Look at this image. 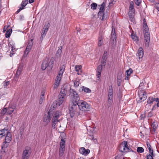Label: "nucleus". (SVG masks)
Returning <instances> with one entry per match:
<instances>
[{"instance_id": "20", "label": "nucleus", "mask_w": 159, "mask_h": 159, "mask_svg": "<svg viewBox=\"0 0 159 159\" xmlns=\"http://www.w3.org/2000/svg\"><path fill=\"white\" fill-rule=\"evenodd\" d=\"M9 132L6 129H3L0 130V139H1L3 136H6Z\"/></svg>"}, {"instance_id": "29", "label": "nucleus", "mask_w": 159, "mask_h": 159, "mask_svg": "<svg viewBox=\"0 0 159 159\" xmlns=\"http://www.w3.org/2000/svg\"><path fill=\"white\" fill-rule=\"evenodd\" d=\"M58 105L57 104V102H54L51 105L50 108L49 110V111L51 110V111H53L54 112V110H55L56 107L57 105Z\"/></svg>"}, {"instance_id": "33", "label": "nucleus", "mask_w": 159, "mask_h": 159, "mask_svg": "<svg viewBox=\"0 0 159 159\" xmlns=\"http://www.w3.org/2000/svg\"><path fill=\"white\" fill-rule=\"evenodd\" d=\"M44 92H42L41 93V95L40 97V99L39 100V104H41L43 102V100L44 99Z\"/></svg>"}, {"instance_id": "50", "label": "nucleus", "mask_w": 159, "mask_h": 159, "mask_svg": "<svg viewBox=\"0 0 159 159\" xmlns=\"http://www.w3.org/2000/svg\"><path fill=\"white\" fill-rule=\"evenodd\" d=\"M104 11H99L98 13V16L100 17V19H101V16H103V15H104Z\"/></svg>"}, {"instance_id": "42", "label": "nucleus", "mask_w": 159, "mask_h": 159, "mask_svg": "<svg viewBox=\"0 0 159 159\" xmlns=\"http://www.w3.org/2000/svg\"><path fill=\"white\" fill-rule=\"evenodd\" d=\"M60 82V81L55 80V81L54 83V85L53 86V88L54 89H56L58 87L59 85Z\"/></svg>"}, {"instance_id": "22", "label": "nucleus", "mask_w": 159, "mask_h": 159, "mask_svg": "<svg viewBox=\"0 0 159 159\" xmlns=\"http://www.w3.org/2000/svg\"><path fill=\"white\" fill-rule=\"evenodd\" d=\"M158 100V98H154L150 97L148 98L147 100V103L148 104H152L154 101H157Z\"/></svg>"}, {"instance_id": "40", "label": "nucleus", "mask_w": 159, "mask_h": 159, "mask_svg": "<svg viewBox=\"0 0 159 159\" xmlns=\"http://www.w3.org/2000/svg\"><path fill=\"white\" fill-rule=\"evenodd\" d=\"M30 50L26 48L25 50L24 51V54L23 55V57H26L28 54V53L29 52Z\"/></svg>"}, {"instance_id": "51", "label": "nucleus", "mask_w": 159, "mask_h": 159, "mask_svg": "<svg viewBox=\"0 0 159 159\" xmlns=\"http://www.w3.org/2000/svg\"><path fill=\"white\" fill-rule=\"evenodd\" d=\"M16 51V48H11V53L10 54V56L11 57L14 54V52Z\"/></svg>"}, {"instance_id": "8", "label": "nucleus", "mask_w": 159, "mask_h": 159, "mask_svg": "<svg viewBox=\"0 0 159 159\" xmlns=\"http://www.w3.org/2000/svg\"><path fill=\"white\" fill-rule=\"evenodd\" d=\"M70 87L67 86H64L61 88L59 94V97L63 98L66 96L67 92L70 90Z\"/></svg>"}, {"instance_id": "1", "label": "nucleus", "mask_w": 159, "mask_h": 159, "mask_svg": "<svg viewBox=\"0 0 159 159\" xmlns=\"http://www.w3.org/2000/svg\"><path fill=\"white\" fill-rule=\"evenodd\" d=\"M78 102H75L73 101L71 103V106H69V111L71 117H73L75 114L77 115L79 114L80 109L78 107Z\"/></svg>"}, {"instance_id": "28", "label": "nucleus", "mask_w": 159, "mask_h": 159, "mask_svg": "<svg viewBox=\"0 0 159 159\" xmlns=\"http://www.w3.org/2000/svg\"><path fill=\"white\" fill-rule=\"evenodd\" d=\"M54 59L53 57H51V58L50 61L49 63L48 64V66L49 67V69H52V68L53 64L54 62Z\"/></svg>"}, {"instance_id": "27", "label": "nucleus", "mask_w": 159, "mask_h": 159, "mask_svg": "<svg viewBox=\"0 0 159 159\" xmlns=\"http://www.w3.org/2000/svg\"><path fill=\"white\" fill-rule=\"evenodd\" d=\"M134 2L133 1H131L130 2V6L129 7V13L131 12H134Z\"/></svg>"}, {"instance_id": "23", "label": "nucleus", "mask_w": 159, "mask_h": 159, "mask_svg": "<svg viewBox=\"0 0 159 159\" xmlns=\"http://www.w3.org/2000/svg\"><path fill=\"white\" fill-rule=\"evenodd\" d=\"M65 70V66L64 65H63L60 66V70L59 71L58 75L60 76H62L63 73Z\"/></svg>"}, {"instance_id": "21", "label": "nucleus", "mask_w": 159, "mask_h": 159, "mask_svg": "<svg viewBox=\"0 0 159 159\" xmlns=\"http://www.w3.org/2000/svg\"><path fill=\"white\" fill-rule=\"evenodd\" d=\"M113 90L112 89V87L111 85L109 87L108 89V98H111L113 99Z\"/></svg>"}, {"instance_id": "41", "label": "nucleus", "mask_w": 159, "mask_h": 159, "mask_svg": "<svg viewBox=\"0 0 159 159\" xmlns=\"http://www.w3.org/2000/svg\"><path fill=\"white\" fill-rule=\"evenodd\" d=\"M137 152L139 153H142L144 151V149L141 147H138L137 150Z\"/></svg>"}, {"instance_id": "2", "label": "nucleus", "mask_w": 159, "mask_h": 159, "mask_svg": "<svg viewBox=\"0 0 159 159\" xmlns=\"http://www.w3.org/2000/svg\"><path fill=\"white\" fill-rule=\"evenodd\" d=\"M143 30L144 34V40H150V34L148 27L145 19H143Z\"/></svg>"}, {"instance_id": "56", "label": "nucleus", "mask_w": 159, "mask_h": 159, "mask_svg": "<svg viewBox=\"0 0 159 159\" xmlns=\"http://www.w3.org/2000/svg\"><path fill=\"white\" fill-rule=\"evenodd\" d=\"M131 37L132 39L134 40H138L137 37L136 36V35L134 34H131Z\"/></svg>"}, {"instance_id": "26", "label": "nucleus", "mask_w": 159, "mask_h": 159, "mask_svg": "<svg viewBox=\"0 0 159 159\" xmlns=\"http://www.w3.org/2000/svg\"><path fill=\"white\" fill-rule=\"evenodd\" d=\"M11 134L10 132H9L6 136L5 141H6L7 143H9L11 140Z\"/></svg>"}, {"instance_id": "45", "label": "nucleus", "mask_w": 159, "mask_h": 159, "mask_svg": "<svg viewBox=\"0 0 159 159\" xmlns=\"http://www.w3.org/2000/svg\"><path fill=\"white\" fill-rule=\"evenodd\" d=\"M91 8L93 10H95L97 6V4L95 3H93L91 4Z\"/></svg>"}, {"instance_id": "46", "label": "nucleus", "mask_w": 159, "mask_h": 159, "mask_svg": "<svg viewBox=\"0 0 159 159\" xmlns=\"http://www.w3.org/2000/svg\"><path fill=\"white\" fill-rule=\"evenodd\" d=\"M135 4L137 6H139L141 3L142 0H134Z\"/></svg>"}, {"instance_id": "52", "label": "nucleus", "mask_w": 159, "mask_h": 159, "mask_svg": "<svg viewBox=\"0 0 159 159\" xmlns=\"http://www.w3.org/2000/svg\"><path fill=\"white\" fill-rule=\"evenodd\" d=\"M9 84L10 82L9 81L4 82L3 83V86H4L5 88H6Z\"/></svg>"}, {"instance_id": "17", "label": "nucleus", "mask_w": 159, "mask_h": 159, "mask_svg": "<svg viewBox=\"0 0 159 159\" xmlns=\"http://www.w3.org/2000/svg\"><path fill=\"white\" fill-rule=\"evenodd\" d=\"M48 61L47 60H44L42 64V70H45L46 68L48 69L49 68Z\"/></svg>"}, {"instance_id": "62", "label": "nucleus", "mask_w": 159, "mask_h": 159, "mask_svg": "<svg viewBox=\"0 0 159 159\" xmlns=\"http://www.w3.org/2000/svg\"><path fill=\"white\" fill-rule=\"evenodd\" d=\"M155 8L159 11V3H156L155 5Z\"/></svg>"}, {"instance_id": "10", "label": "nucleus", "mask_w": 159, "mask_h": 159, "mask_svg": "<svg viewBox=\"0 0 159 159\" xmlns=\"http://www.w3.org/2000/svg\"><path fill=\"white\" fill-rule=\"evenodd\" d=\"M70 92L71 94V96H73V101H74L75 102H79V101L80 100V98L78 94L77 93L76 91H75L73 89H71V88H70Z\"/></svg>"}, {"instance_id": "64", "label": "nucleus", "mask_w": 159, "mask_h": 159, "mask_svg": "<svg viewBox=\"0 0 159 159\" xmlns=\"http://www.w3.org/2000/svg\"><path fill=\"white\" fill-rule=\"evenodd\" d=\"M89 138L90 139L92 140L93 139H94V137L93 135V134L92 135H89Z\"/></svg>"}, {"instance_id": "37", "label": "nucleus", "mask_w": 159, "mask_h": 159, "mask_svg": "<svg viewBox=\"0 0 159 159\" xmlns=\"http://www.w3.org/2000/svg\"><path fill=\"white\" fill-rule=\"evenodd\" d=\"M28 3V0L23 1L21 4V6L24 8Z\"/></svg>"}, {"instance_id": "43", "label": "nucleus", "mask_w": 159, "mask_h": 159, "mask_svg": "<svg viewBox=\"0 0 159 159\" xmlns=\"http://www.w3.org/2000/svg\"><path fill=\"white\" fill-rule=\"evenodd\" d=\"M121 77L120 76H118L117 78V84L118 86H120V85L121 82Z\"/></svg>"}, {"instance_id": "11", "label": "nucleus", "mask_w": 159, "mask_h": 159, "mask_svg": "<svg viewBox=\"0 0 159 159\" xmlns=\"http://www.w3.org/2000/svg\"><path fill=\"white\" fill-rule=\"evenodd\" d=\"M54 112L53 111H49L48 113V115H45L44 116L43 121L48 124L50 121L51 118L53 115Z\"/></svg>"}, {"instance_id": "32", "label": "nucleus", "mask_w": 159, "mask_h": 159, "mask_svg": "<svg viewBox=\"0 0 159 159\" xmlns=\"http://www.w3.org/2000/svg\"><path fill=\"white\" fill-rule=\"evenodd\" d=\"M81 88L82 89V91H84L86 93H89L91 92V90L89 89L87 87L83 86Z\"/></svg>"}, {"instance_id": "31", "label": "nucleus", "mask_w": 159, "mask_h": 159, "mask_svg": "<svg viewBox=\"0 0 159 159\" xmlns=\"http://www.w3.org/2000/svg\"><path fill=\"white\" fill-rule=\"evenodd\" d=\"M64 100V98H61L59 97L58 101H56L57 102V104L59 106H60L63 102V101Z\"/></svg>"}, {"instance_id": "18", "label": "nucleus", "mask_w": 159, "mask_h": 159, "mask_svg": "<svg viewBox=\"0 0 159 159\" xmlns=\"http://www.w3.org/2000/svg\"><path fill=\"white\" fill-rule=\"evenodd\" d=\"M137 55L139 57V59H140L142 58L143 56V51L142 48H139L138 50Z\"/></svg>"}, {"instance_id": "39", "label": "nucleus", "mask_w": 159, "mask_h": 159, "mask_svg": "<svg viewBox=\"0 0 159 159\" xmlns=\"http://www.w3.org/2000/svg\"><path fill=\"white\" fill-rule=\"evenodd\" d=\"M152 126L153 128V130L155 132L156 130V129H157V127L158 126V125L157 124V123L153 122L152 125Z\"/></svg>"}, {"instance_id": "24", "label": "nucleus", "mask_w": 159, "mask_h": 159, "mask_svg": "<svg viewBox=\"0 0 159 159\" xmlns=\"http://www.w3.org/2000/svg\"><path fill=\"white\" fill-rule=\"evenodd\" d=\"M48 30V28L47 27V26H46L45 25L41 33V37L43 38V37H44Z\"/></svg>"}, {"instance_id": "12", "label": "nucleus", "mask_w": 159, "mask_h": 159, "mask_svg": "<svg viewBox=\"0 0 159 159\" xmlns=\"http://www.w3.org/2000/svg\"><path fill=\"white\" fill-rule=\"evenodd\" d=\"M64 43V41L63 40H59L58 43H60V46L59 48L58 49L56 54V56L57 58H58L60 57L61 55L62 52V46H63V43Z\"/></svg>"}, {"instance_id": "57", "label": "nucleus", "mask_w": 159, "mask_h": 159, "mask_svg": "<svg viewBox=\"0 0 159 159\" xmlns=\"http://www.w3.org/2000/svg\"><path fill=\"white\" fill-rule=\"evenodd\" d=\"M79 84L80 82L79 81L76 80L74 82V86L76 87H78L79 86Z\"/></svg>"}, {"instance_id": "14", "label": "nucleus", "mask_w": 159, "mask_h": 159, "mask_svg": "<svg viewBox=\"0 0 159 159\" xmlns=\"http://www.w3.org/2000/svg\"><path fill=\"white\" fill-rule=\"evenodd\" d=\"M16 107V104H11L10 106L7 108V114L9 115L11 114L15 109Z\"/></svg>"}, {"instance_id": "25", "label": "nucleus", "mask_w": 159, "mask_h": 159, "mask_svg": "<svg viewBox=\"0 0 159 159\" xmlns=\"http://www.w3.org/2000/svg\"><path fill=\"white\" fill-rule=\"evenodd\" d=\"M146 145L147 148L148 149L149 152L150 154L153 156V149L151 148V145L149 142L148 141L146 142Z\"/></svg>"}, {"instance_id": "19", "label": "nucleus", "mask_w": 159, "mask_h": 159, "mask_svg": "<svg viewBox=\"0 0 159 159\" xmlns=\"http://www.w3.org/2000/svg\"><path fill=\"white\" fill-rule=\"evenodd\" d=\"M112 30L111 32V40H116V35L115 33V27L112 26L111 27Z\"/></svg>"}, {"instance_id": "15", "label": "nucleus", "mask_w": 159, "mask_h": 159, "mask_svg": "<svg viewBox=\"0 0 159 159\" xmlns=\"http://www.w3.org/2000/svg\"><path fill=\"white\" fill-rule=\"evenodd\" d=\"M102 68V65H98L97 68V74L96 76L97 78V80H99L101 76Z\"/></svg>"}, {"instance_id": "35", "label": "nucleus", "mask_w": 159, "mask_h": 159, "mask_svg": "<svg viewBox=\"0 0 159 159\" xmlns=\"http://www.w3.org/2000/svg\"><path fill=\"white\" fill-rule=\"evenodd\" d=\"M113 103V99L111 98H108L107 101V106L108 107H109L112 105Z\"/></svg>"}, {"instance_id": "9", "label": "nucleus", "mask_w": 159, "mask_h": 159, "mask_svg": "<svg viewBox=\"0 0 159 159\" xmlns=\"http://www.w3.org/2000/svg\"><path fill=\"white\" fill-rule=\"evenodd\" d=\"M65 141L62 138L61 139L60 143V148L59 149V155L60 157L62 156L64 154L65 150Z\"/></svg>"}, {"instance_id": "61", "label": "nucleus", "mask_w": 159, "mask_h": 159, "mask_svg": "<svg viewBox=\"0 0 159 159\" xmlns=\"http://www.w3.org/2000/svg\"><path fill=\"white\" fill-rule=\"evenodd\" d=\"M145 114H143L141 115L140 116V119L141 120L143 119L145 117Z\"/></svg>"}, {"instance_id": "6", "label": "nucleus", "mask_w": 159, "mask_h": 159, "mask_svg": "<svg viewBox=\"0 0 159 159\" xmlns=\"http://www.w3.org/2000/svg\"><path fill=\"white\" fill-rule=\"evenodd\" d=\"M31 151L29 147H25L23 152L22 159H29Z\"/></svg>"}, {"instance_id": "38", "label": "nucleus", "mask_w": 159, "mask_h": 159, "mask_svg": "<svg viewBox=\"0 0 159 159\" xmlns=\"http://www.w3.org/2000/svg\"><path fill=\"white\" fill-rule=\"evenodd\" d=\"M8 44L9 47H11V48H15V44L13 41H11L10 42L9 41Z\"/></svg>"}, {"instance_id": "48", "label": "nucleus", "mask_w": 159, "mask_h": 159, "mask_svg": "<svg viewBox=\"0 0 159 159\" xmlns=\"http://www.w3.org/2000/svg\"><path fill=\"white\" fill-rule=\"evenodd\" d=\"M154 156V154L153 156L151 155L150 153L147 154V159H153V157Z\"/></svg>"}, {"instance_id": "55", "label": "nucleus", "mask_w": 159, "mask_h": 159, "mask_svg": "<svg viewBox=\"0 0 159 159\" xmlns=\"http://www.w3.org/2000/svg\"><path fill=\"white\" fill-rule=\"evenodd\" d=\"M7 143L6 141H4L3 143V144L2 145V148H6L7 147Z\"/></svg>"}, {"instance_id": "16", "label": "nucleus", "mask_w": 159, "mask_h": 159, "mask_svg": "<svg viewBox=\"0 0 159 159\" xmlns=\"http://www.w3.org/2000/svg\"><path fill=\"white\" fill-rule=\"evenodd\" d=\"M79 152L81 154L86 156L90 153V150L89 149H86L82 147L80 149Z\"/></svg>"}, {"instance_id": "47", "label": "nucleus", "mask_w": 159, "mask_h": 159, "mask_svg": "<svg viewBox=\"0 0 159 159\" xmlns=\"http://www.w3.org/2000/svg\"><path fill=\"white\" fill-rule=\"evenodd\" d=\"M7 111V108H5L2 110L0 112L1 114L2 115H4L6 113Z\"/></svg>"}, {"instance_id": "59", "label": "nucleus", "mask_w": 159, "mask_h": 159, "mask_svg": "<svg viewBox=\"0 0 159 159\" xmlns=\"http://www.w3.org/2000/svg\"><path fill=\"white\" fill-rule=\"evenodd\" d=\"M149 42L150 40H145V43L146 47H148L149 46Z\"/></svg>"}, {"instance_id": "5", "label": "nucleus", "mask_w": 159, "mask_h": 159, "mask_svg": "<svg viewBox=\"0 0 159 159\" xmlns=\"http://www.w3.org/2000/svg\"><path fill=\"white\" fill-rule=\"evenodd\" d=\"M61 115V112L59 111H57L53 115L52 119V127L53 128H56L57 123L59 122L58 119Z\"/></svg>"}, {"instance_id": "44", "label": "nucleus", "mask_w": 159, "mask_h": 159, "mask_svg": "<svg viewBox=\"0 0 159 159\" xmlns=\"http://www.w3.org/2000/svg\"><path fill=\"white\" fill-rule=\"evenodd\" d=\"M133 72L132 69L131 68H129L128 70H127L126 73V75H129V77L130 74Z\"/></svg>"}, {"instance_id": "54", "label": "nucleus", "mask_w": 159, "mask_h": 159, "mask_svg": "<svg viewBox=\"0 0 159 159\" xmlns=\"http://www.w3.org/2000/svg\"><path fill=\"white\" fill-rule=\"evenodd\" d=\"M102 58L107 59V52L106 51H105L102 57Z\"/></svg>"}, {"instance_id": "7", "label": "nucleus", "mask_w": 159, "mask_h": 159, "mask_svg": "<svg viewBox=\"0 0 159 159\" xmlns=\"http://www.w3.org/2000/svg\"><path fill=\"white\" fill-rule=\"evenodd\" d=\"M139 100V102H141L145 100L147 97V93L143 90H140L138 92Z\"/></svg>"}, {"instance_id": "58", "label": "nucleus", "mask_w": 159, "mask_h": 159, "mask_svg": "<svg viewBox=\"0 0 159 159\" xmlns=\"http://www.w3.org/2000/svg\"><path fill=\"white\" fill-rule=\"evenodd\" d=\"M61 77L62 76H60L59 75H57V76L56 77V79L55 80L60 81V80L61 79Z\"/></svg>"}, {"instance_id": "30", "label": "nucleus", "mask_w": 159, "mask_h": 159, "mask_svg": "<svg viewBox=\"0 0 159 159\" xmlns=\"http://www.w3.org/2000/svg\"><path fill=\"white\" fill-rule=\"evenodd\" d=\"M106 6L105 3L103 2L100 5H98V7H99V11H104V8Z\"/></svg>"}, {"instance_id": "4", "label": "nucleus", "mask_w": 159, "mask_h": 159, "mask_svg": "<svg viewBox=\"0 0 159 159\" xmlns=\"http://www.w3.org/2000/svg\"><path fill=\"white\" fill-rule=\"evenodd\" d=\"M120 151L122 152H130L132 151L129 147L127 145V142L123 141L120 145L119 147Z\"/></svg>"}, {"instance_id": "36", "label": "nucleus", "mask_w": 159, "mask_h": 159, "mask_svg": "<svg viewBox=\"0 0 159 159\" xmlns=\"http://www.w3.org/2000/svg\"><path fill=\"white\" fill-rule=\"evenodd\" d=\"M33 40H30L28 42L26 48L30 50L31 49L33 43Z\"/></svg>"}, {"instance_id": "63", "label": "nucleus", "mask_w": 159, "mask_h": 159, "mask_svg": "<svg viewBox=\"0 0 159 159\" xmlns=\"http://www.w3.org/2000/svg\"><path fill=\"white\" fill-rule=\"evenodd\" d=\"M152 115L153 114L152 112L151 111H150L148 113V117H151L152 116Z\"/></svg>"}, {"instance_id": "49", "label": "nucleus", "mask_w": 159, "mask_h": 159, "mask_svg": "<svg viewBox=\"0 0 159 159\" xmlns=\"http://www.w3.org/2000/svg\"><path fill=\"white\" fill-rule=\"evenodd\" d=\"M81 68L82 66L81 65L76 66L75 67V71L78 72L79 70H80L81 69Z\"/></svg>"}, {"instance_id": "53", "label": "nucleus", "mask_w": 159, "mask_h": 159, "mask_svg": "<svg viewBox=\"0 0 159 159\" xmlns=\"http://www.w3.org/2000/svg\"><path fill=\"white\" fill-rule=\"evenodd\" d=\"M107 59L102 58L101 60V64L103 66H105L106 62Z\"/></svg>"}, {"instance_id": "13", "label": "nucleus", "mask_w": 159, "mask_h": 159, "mask_svg": "<svg viewBox=\"0 0 159 159\" xmlns=\"http://www.w3.org/2000/svg\"><path fill=\"white\" fill-rule=\"evenodd\" d=\"M23 66L22 65H20L17 70L15 75L14 77V79L15 81H17L18 78L21 74V72L22 70Z\"/></svg>"}, {"instance_id": "60", "label": "nucleus", "mask_w": 159, "mask_h": 159, "mask_svg": "<svg viewBox=\"0 0 159 159\" xmlns=\"http://www.w3.org/2000/svg\"><path fill=\"white\" fill-rule=\"evenodd\" d=\"M103 43V40H99L98 42V46H102V45Z\"/></svg>"}, {"instance_id": "34", "label": "nucleus", "mask_w": 159, "mask_h": 159, "mask_svg": "<svg viewBox=\"0 0 159 159\" xmlns=\"http://www.w3.org/2000/svg\"><path fill=\"white\" fill-rule=\"evenodd\" d=\"M12 31V29H10L8 30L6 32L5 34V37L6 38L9 37L11 35Z\"/></svg>"}, {"instance_id": "3", "label": "nucleus", "mask_w": 159, "mask_h": 159, "mask_svg": "<svg viewBox=\"0 0 159 159\" xmlns=\"http://www.w3.org/2000/svg\"><path fill=\"white\" fill-rule=\"evenodd\" d=\"M78 107L80 110L82 111H86L89 110L90 106L86 102L83 101L82 100H80L78 102Z\"/></svg>"}]
</instances>
